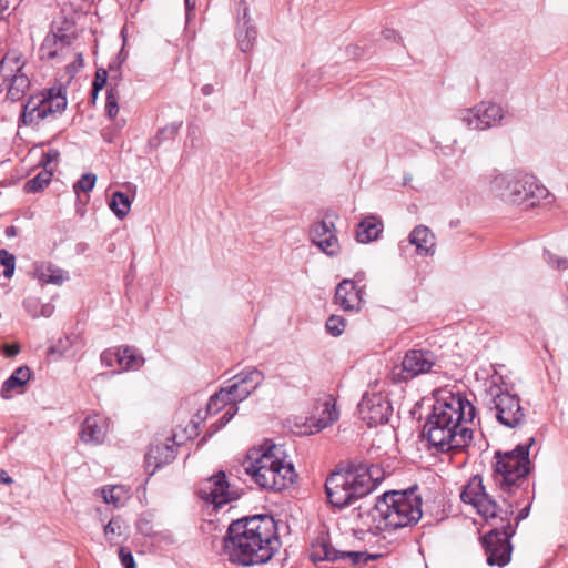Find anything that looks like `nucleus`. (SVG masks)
<instances>
[{
	"mask_svg": "<svg viewBox=\"0 0 568 568\" xmlns=\"http://www.w3.org/2000/svg\"><path fill=\"white\" fill-rule=\"evenodd\" d=\"M489 191L505 202L525 207H534L550 196L534 175L523 172L496 174L489 182Z\"/></svg>",
	"mask_w": 568,
	"mask_h": 568,
	"instance_id": "obj_6",
	"label": "nucleus"
},
{
	"mask_svg": "<svg viewBox=\"0 0 568 568\" xmlns=\"http://www.w3.org/2000/svg\"><path fill=\"white\" fill-rule=\"evenodd\" d=\"M38 278L48 284L62 285L69 281V273L51 263L41 264L36 268Z\"/></svg>",
	"mask_w": 568,
	"mask_h": 568,
	"instance_id": "obj_26",
	"label": "nucleus"
},
{
	"mask_svg": "<svg viewBox=\"0 0 568 568\" xmlns=\"http://www.w3.org/2000/svg\"><path fill=\"white\" fill-rule=\"evenodd\" d=\"M464 503L470 504L476 508L477 513L486 520L499 521L488 531L481 539L485 552L487 555V564L489 566H506L511 558L513 546L510 538L515 534V528L510 524V516L514 513L513 505L507 504L503 508L486 491L483 485V478L478 475L470 478L468 484L460 493Z\"/></svg>",
	"mask_w": 568,
	"mask_h": 568,
	"instance_id": "obj_2",
	"label": "nucleus"
},
{
	"mask_svg": "<svg viewBox=\"0 0 568 568\" xmlns=\"http://www.w3.org/2000/svg\"><path fill=\"white\" fill-rule=\"evenodd\" d=\"M26 64L18 51H9L0 61V92L6 91V100L10 102L22 100L31 87Z\"/></svg>",
	"mask_w": 568,
	"mask_h": 568,
	"instance_id": "obj_10",
	"label": "nucleus"
},
{
	"mask_svg": "<svg viewBox=\"0 0 568 568\" xmlns=\"http://www.w3.org/2000/svg\"><path fill=\"white\" fill-rule=\"evenodd\" d=\"M234 383L211 396L207 412L216 413L227 403L244 400L263 381V374L257 369L242 372L233 377Z\"/></svg>",
	"mask_w": 568,
	"mask_h": 568,
	"instance_id": "obj_12",
	"label": "nucleus"
},
{
	"mask_svg": "<svg viewBox=\"0 0 568 568\" xmlns=\"http://www.w3.org/2000/svg\"><path fill=\"white\" fill-rule=\"evenodd\" d=\"M334 302L346 312L358 311L363 306V290L353 280H343L335 290Z\"/></svg>",
	"mask_w": 568,
	"mask_h": 568,
	"instance_id": "obj_20",
	"label": "nucleus"
},
{
	"mask_svg": "<svg viewBox=\"0 0 568 568\" xmlns=\"http://www.w3.org/2000/svg\"><path fill=\"white\" fill-rule=\"evenodd\" d=\"M0 265L3 267L4 277L10 278L14 273V256L7 250H0Z\"/></svg>",
	"mask_w": 568,
	"mask_h": 568,
	"instance_id": "obj_37",
	"label": "nucleus"
},
{
	"mask_svg": "<svg viewBox=\"0 0 568 568\" xmlns=\"http://www.w3.org/2000/svg\"><path fill=\"white\" fill-rule=\"evenodd\" d=\"M182 123H172L170 125H166L165 128L161 129L158 132V135L155 139L158 140V143H160L163 139L173 138L178 134Z\"/></svg>",
	"mask_w": 568,
	"mask_h": 568,
	"instance_id": "obj_41",
	"label": "nucleus"
},
{
	"mask_svg": "<svg viewBox=\"0 0 568 568\" xmlns=\"http://www.w3.org/2000/svg\"><path fill=\"white\" fill-rule=\"evenodd\" d=\"M67 108V98L62 90L51 88L32 94L22 105L19 125L38 126L47 119H54Z\"/></svg>",
	"mask_w": 568,
	"mask_h": 568,
	"instance_id": "obj_9",
	"label": "nucleus"
},
{
	"mask_svg": "<svg viewBox=\"0 0 568 568\" xmlns=\"http://www.w3.org/2000/svg\"><path fill=\"white\" fill-rule=\"evenodd\" d=\"M65 44L63 37L57 34H48L41 45V52L48 59H54L58 55V50H61Z\"/></svg>",
	"mask_w": 568,
	"mask_h": 568,
	"instance_id": "obj_31",
	"label": "nucleus"
},
{
	"mask_svg": "<svg viewBox=\"0 0 568 568\" xmlns=\"http://www.w3.org/2000/svg\"><path fill=\"white\" fill-rule=\"evenodd\" d=\"M486 403L496 410L497 420L506 427L515 428L524 422L525 413L519 397L504 389L494 377L486 389Z\"/></svg>",
	"mask_w": 568,
	"mask_h": 568,
	"instance_id": "obj_11",
	"label": "nucleus"
},
{
	"mask_svg": "<svg viewBox=\"0 0 568 568\" xmlns=\"http://www.w3.org/2000/svg\"><path fill=\"white\" fill-rule=\"evenodd\" d=\"M436 364V356L430 351L412 349L403 358L402 367L404 378H414L420 374L432 372Z\"/></svg>",
	"mask_w": 568,
	"mask_h": 568,
	"instance_id": "obj_19",
	"label": "nucleus"
},
{
	"mask_svg": "<svg viewBox=\"0 0 568 568\" xmlns=\"http://www.w3.org/2000/svg\"><path fill=\"white\" fill-rule=\"evenodd\" d=\"M385 527L399 529L417 524L422 518V498L414 491L385 493L376 504Z\"/></svg>",
	"mask_w": 568,
	"mask_h": 568,
	"instance_id": "obj_8",
	"label": "nucleus"
},
{
	"mask_svg": "<svg viewBox=\"0 0 568 568\" xmlns=\"http://www.w3.org/2000/svg\"><path fill=\"white\" fill-rule=\"evenodd\" d=\"M409 242L416 247L419 255H433L435 253V235L425 225H418L409 234Z\"/></svg>",
	"mask_w": 568,
	"mask_h": 568,
	"instance_id": "obj_23",
	"label": "nucleus"
},
{
	"mask_svg": "<svg viewBox=\"0 0 568 568\" xmlns=\"http://www.w3.org/2000/svg\"><path fill=\"white\" fill-rule=\"evenodd\" d=\"M97 182V175L93 173L83 174L73 185V191L80 200L81 193H89L93 190Z\"/></svg>",
	"mask_w": 568,
	"mask_h": 568,
	"instance_id": "obj_33",
	"label": "nucleus"
},
{
	"mask_svg": "<svg viewBox=\"0 0 568 568\" xmlns=\"http://www.w3.org/2000/svg\"><path fill=\"white\" fill-rule=\"evenodd\" d=\"M326 329L333 335L338 336L345 329V320L337 315H332L326 321Z\"/></svg>",
	"mask_w": 568,
	"mask_h": 568,
	"instance_id": "obj_39",
	"label": "nucleus"
},
{
	"mask_svg": "<svg viewBox=\"0 0 568 568\" xmlns=\"http://www.w3.org/2000/svg\"><path fill=\"white\" fill-rule=\"evenodd\" d=\"M106 433V419L100 415H92L82 423L80 438L85 444L99 445L103 443Z\"/></svg>",
	"mask_w": 568,
	"mask_h": 568,
	"instance_id": "obj_21",
	"label": "nucleus"
},
{
	"mask_svg": "<svg viewBox=\"0 0 568 568\" xmlns=\"http://www.w3.org/2000/svg\"><path fill=\"white\" fill-rule=\"evenodd\" d=\"M223 541L229 560L242 566L267 562L280 546L276 524L266 515L233 521Z\"/></svg>",
	"mask_w": 568,
	"mask_h": 568,
	"instance_id": "obj_3",
	"label": "nucleus"
},
{
	"mask_svg": "<svg viewBox=\"0 0 568 568\" xmlns=\"http://www.w3.org/2000/svg\"><path fill=\"white\" fill-rule=\"evenodd\" d=\"M101 363L106 367L113 366L114 362L118 363V349H106L101 354Z\"/></svg>",
	"mask_w": 568,
	"mask_h": 568,
	"instance_id": "obj_43",
	"label": "nucleus"
},
{
	"mask_svg": "<svg viewBox=\"0 0 568 568\" xmlns=\"http://www.w3.org/2000/svg\"><path fill=\"white\" fill-rule=\"evenodd\" d=\"M243 466L252 480L267 490L281 491L290 487L296 477L293 464L284 459L283 448L270 442L251 448Z\"/></svg>",
	"mask_w": 568,
	"mask_h": 568,
	"instance_id": "obj_4",
	"label": "nucleus"
},
{
	"mask_svg": "<svg viewBox=\"0 0 568 568\" xmlns=\"http://www.w3.org/2000/svg\"><path fill=\"white\" fill-rule=\"evenodd\" d=\"M383 37L387 40H396L398 38V34L395 30L386 29L383 31Z\"/></svg>",
	"mask_w": 568,
	"mask_h": 568,
	"instance_id": "obj_46",
	"label": "nucleus"
},
{
	"mask_svg": "<svg viewBox=\"0 0 568 568\" xmlns=\"http://www.w3.org/2000/svg\"><path fill=\"white\" fill-rule=\"evenodd\" d=\"M52 175L51 169L43 168L34 178L26 182L24 191L27 193H36L43 190L50 183Z\"/></svg>",
	"mask_w": 568,
	"mask_h": 568,
	"instance_id": "obj_30",
	"label": "nucleus"
},
{
	"mask_svg": "<svg viewBox=\"0 0 568 568\" xmlns=\"http://www.w3.org/2000/svg\"><path fill=\"white\" fill-rule=\"evenodd\" d=\"M111 78L114 79L112 84H114L115 82L119 83V80H118L116 77H113V75L109 77L106 70L98 69V71L95 72L93 84H92L93 95H97V93L99 91H101L108 83L110 84V79Z\"/></svg>",
	"mask_w": 568,
	"mask_h": 568,
	"instance_id": "obj_36",
	"label": "nucleus"
},
{
	"mask_svg": "<svg viewBox=\"0 0 568 568\" xmlns=\"http://www.w3.org/2000/svg\"><path fill=\"white\" fill-rule=\"evenodd\" d=\"M144 364V358L136 349L130 346L118 348V365L122 371L139 369Z\"/></svg>",
	"mask_w": 568,
	"mask_h": 568,
	"instance_id": "obj_28",
	"label": "nucleus"
},
{
	"mask_svg": "<svg viewBox=\"0 0 568 568\" xmlns=\"http://www.w3.org/2000/svg\"><path fill=\"white\" fill-rule=\"evenodd\" d=\"M109 70H110V72L116 71V69H114L112 65L109 67Z\"/></svg>",
	"mask_w": 568,
	"mask_h": 568,
	"instance_id": "obj_54",
	"label": "nucleus"
},
{
	"mask_svg": "<svg viewBox=\"0 0 568 568\" xmlns=\"http://www.w3.org/2000/svg\"><path fill=\"white\" fill-rule=\"evenodd\" d=\"M534 444L535 438L530 437L526 444H519L513 450L495 453L494 480L501 491L511 494L526 481L531 470L529 450Z\"/></svg>",
	"mask_w": 568,
	"mask_h": 568,
	"instance_id": "obj_7",
	"label": "nucleus"
},
{
	"mask_svg": "<svg viewBox=\"0 0 568 568\" xmlns=\"http://www.w3.org/2000/svg\"><path fill=\"white\" fill-rule=\"evenodd\" d=\"M311 242L328 256L339 253V243L333 222H316L310 230Z\"/></svg>",
	"mask_w": 568,
	"mask_h": 568,
	"instance_id": "obj_18",
	"label": "nucleus"
},
{
	"mask_svg": "<svg viewBox=\"0 0 568 568\" xmlns=\"http://www.w3.org/2000/svg\"><path fill=\"white\" fill-rule=\"evenodd\" d=\"M52 312H53V306L50 304H47V305L42 306L40 315L49 317L52 314Z\"/></svg>",
	"mask_w": 568,
	"mask_h": 568,
	"instance_id": "obj_47",
	"label": "nucleus"
},
{
	"mask_svg": "<svg viewBox=\"0 0 568 568\" xmlns=\"http://www.w3.org/2000/svg\"><path fill=\"white\" fill-rule=\"evenodd\" d=\"M545 261L546 263L558 271H566L568 270V258L564 256H559L557 254H554L549 251H545Z\"/></svg>",
	"mask_w": 568,
	"mask_h": 568,
	"instance_id": "obj_38",
	"label": "nucleus"
},
{
	"mask_svg": "<svg viewBox=\"0 0 568 568\" xmlns=\"http://www.w3.org/2000/svg\"><path fill=\"white\" fill-rule=\"evenodd\" d=\"M361 418L369 426H376L389 420L393 408L386 396L381 393L365 394L359 404Z\"/></svg>",
	"mask_w": 568,
	"mask_h": 568,
	"instance_id": "obj_16",
	"label": "nucleus"
},
{
	"mask_svg": "<svg viewBox=\"0 0 568 568\" xmlns=\"http://www.w3.org/2000/svg\"><path fill=\"white\" fill-rule=\"evenodd\" d=\"M34 303H37V302H36V301H27V302H24V305H26L27 310H28L30 313H31L30 305H31V304H34Z\"/></svg>",
	"mask_w": 568,
	"mask_h": 568,
	"instance_id": "obj_52",
	"label": "nucleus"
},
{
	"mask_svg": "<svg viewBox=\"0 0 568 568\" xmlns=\"http://www.w3.org/2000/svg\"><path fill=\"white\" fill-rule=\"evenodd\" d=\"M336 405L331 397L315 403L312 415L304 423L303 434H315L327 428L338 419Z\"/></svg>",
	"mask_w": 568,
	"mask_h": 568,
	"instance_id": "obj_17",
	"label": "nucleus"
},
{
	"mask_svg": "<svg viewBox=\"0 0 568 568\" xmlns=\"http://www.w3.org/2000/svg\"><path fill=\"white\" fill-rule=\"evenodd\" d=\"M0 483L10 484L12 483V478L8 476L6 471L0 470Z\"/></svg>",
	"mask_w": 568,
	"mask_h": 568,
	"instance_id": "obj_49",
	"label": "nucleus"
},
{
	"mask_svg": "<svg viewBox=\"0 0 568 568\" xmlns=\"http://www.w3.org/2000/svg\"><path fill=\"white\" fill-rule=\"evenodd\" d=\"M232 404H235V403H232ZM236 413H237V407L235 405H231L229 407V409L222 416V419H221L222 424L223 425L227 424L235 416Z\"/></svg>",
	"mask_w": 568,
	"mask_h": 568,
	"instance_id": "obj_44",
	"label": "nucleus"
},
{
	"mask_svg": "<svg viewBox=\"0 0 568 568\" xmlns=\"http://www.w3.org/2000/svg\"><path fill=\"white\" fill-rule=\"evenodd\" d=\"M77 62H79V65H80V67H82V65H83V59H82V54H81V53H79V54H78Z\"/></svg>",
	"mask_w": 568,
	"mask_h": 568,
	"instance_id": "obj_53",
	"label": "nucleus"
},
{
	"mask_svg": "<svg viewBox=\"0 0 568 568\" xmlns=\"http://www.w3.org/2000/svg\"><path fill=\"white\" fill-rule=\"evenodd\" d=\"M382 469L378 466L354 460L346 469L331 474L325 483L329 504L344 508L355 500L367 496L381 481Z\"/></svg>",
	"mask_w": 568,
	"mask_h": 568,
	"instance_id": "obj_5",
	"label": "nucleus"
},
{
	"mask_svg": "<svg viewBox=\"0 0 568 568\" xmlns=\"http://www.w3.org/2000/svg\"><path fill=\"white\" fill-rule=\"evenodd\" d=\"M383 231V224L375 216L364 219L356 230V239L361 243H369L376 240Z\"/></svg>",
	"mask_w": 568,
	"mask_h": 568,
	"instance_id": "obj_27",
	"label": "nucleus"
},
{
	"mask_svg": "<svg viewBox=\"0 0 568 568\" xmlns=\"http://www.w3.org/2000/svg\"><path fill=\"white\" fill-rule=\"evenodd\" d=\"M113 78L110 79V88L108 89L106 101H105V113L110 119H114L119 113V99L120 94L116 90L118 83L113 82Z\"/></svg>",
	"mask_w": 568,
	"mask_h": 568,
	"instance_id": "obj_32",
	"label": "nucleus"
},
{
	"mask_svg": "<svg viewBox=\"0 0 568 568\" xmlns=\"http://www.w3.org/2000/svg\"><path fill=\"white\" fill-rule=\"evenodd\" d=\"M59 158L60 152L55 149H50L48 152L43 154L40 163L44 169H51L53 171L59 161Z\"/></svg>",
	"mask_w": 568,
	"mask_h": 568,
	"instance_id": "obj_40",
	"label": "nucleus"
},
{
	"mask_svg": "<svg viewBox=\"0 0 568 568\" xmlns=\"http://www.w3.org/2000/svg\"><path fill=\"white\" fill-rule=\"evenodd\" d=\"M458 119L469 130L484 131L501 123L505 113L499 104L480 102L458 112Z\"/></svg>",
	"mask_w": 568,
	"mask_h": 568,
	"instance_id": "obj_13",
	"label": "nucleus"
},
{
	"mask_svg": "<svg viewBox=\"0 0 568 568\" xmlns=\"http://www.w3.org/2000/svg\"><path fill=\"white\" fill-rule=\"evenodd\" d=\"M31 378V371L28 366H20L13 371L11 376L6 379L1 386L0 395L2 398H10L11 393H23L26 384Z\"/></svg>",
	"mask_w": 568,
	"mask_h": 568,
	"instance_id": "obj_24",
	"label": "nucleus"
},
{
	"mask_svg": "<svg viewBox=\"0 0 568 568\" xmlns=\"http://www.w3.org/2000/svg\"><path fill=\"white\" fill-rule=\"evenodd\" d=\"M125 491L121 486H113L111 488H104L102 490L103 499L106 504H112L115 507H120L123 504Z\"/></svg>",
	"mask_w": 568,
	"mask_h": 568,
	"instance_id": "obj_34",
	"label": "nucleus"
},
{
	"mask_svg": "<svg viewBox=\"0 0 568 568\" xmlns=\"http://www.w3.org/2000/svg\"><path fill=\"white\" fill-rule=\"evenodd\" d=\"M122 521L120 518H112L104 526V536L111 544H118L119 538L122 536Z\"/></svg>",
	"mask_w": 568,
	"mask_h": 568,
	"instance_id": "obj_35",
	"label": "nucleus"
},
{
	"mask_svg": "<svg viewBox=\"0 0 568 568\" xmlns=\"http://www.w3.org/2000/svg\"><path fill=\"white\" fill-rule=\"evenodd\" d=\"M528 513H529V507H525L523 508L518 516H517V521L521 520V519H525L527 516H528Z\"/></svg>",
	"mask_w": 568,
	"mask_h": 568,
	"instance_id": "obj_50",
	"label": "nucleus"
},
{
	"mask_svg": "<svg viewBox=\"0 0 568 568\" xmlns=\"http://www.w3.org/2000/svg\"><path fill=\"white\" fill-rule=\"evenodd\" d=\"M119 558L124 568H136L131 550L125 547L119 549Z\"/></svg>",
	"mask_w": 568,
	"mask_h": 568,
	"instance_id": "obj_42",
	"label": "nucleus"
},
{
	"mask_svg": "<svg viewBox=\"0 0 568 568\" xmlns=\"http://www.w3.org/2000/svg\"><path fill=\"white\" fill-rule=\"evenodd\" d=\"M201 91L204 95H210L214 92V87L212 84H205L202 87Z\"/></svg>",
	"mask_w": 568,
	"mask_h": 568,
	"instance_id": "obj_48",
	"label": "nucleus"
},
{
	"mask_svg": "<svg viewBox=\"0 0 568 568\" xmlns=\"http://www.w3.org/2000/svg\"><path fill=\"white\" fill-rule=\"evenodd\" d=\"M175 458L174 445L169 443H158L150 446L145 463L148 467H153L152 473L163 465L171 463Z\"/></svg>",
	"mask_w": 568,
	"mask_h": 568,
	"instance_id": "obj_22",
	"label": "nucleus"
},
{
	"mask_svg": "<svg viewBox=\"0 0 568 568\" xmlns=\"http://www.w3.org/2000/svg\"><path fill=\"white\" fill-rule=\"evenodd\" d=\"M20 352V346L18 344H11L4 346V355L7 357H14Z\"/></svg>",
	"mask_w": 568,
	"mask_h": 568,
	"instance_id": "obj_45",
	"label": "nucleus"
},
{
	"mask_svg": "<svg viewBox=\"0 0 568 568\" xmlns=\"http://www.w3.org/2000/svg\"><path fill=\"white\" fill-rule=\"evenodd\" d=\"M308 557L312 561L349 560L352 565L368 561L372 556L363 551H339L332 547L326 537L320 536L311 544Z\"/></svg>",
	"mask_w": 568,
	"mask_h": 568,
	"instance_id": "obj_14",
	"label": "nucleus"
},
{
	"mask_svg": "<svg viewBox=\"0 0 568 568\" xmlns=\"http://www.w3.org/2000/svg\"><path fill=\"white\" fill-rule=\"evenodd\" d=\"M186 10L190 11L195 8V0H185Z\"/></svg>",
	"mask_w": 568,
	"mask_h": 568,
	"instance_id": "obj_51",
	"label": "nucleus"
},
{
	"mask_svg": "<svg viewBox=\"0 0 568 568\" xmlns=\"http://www.w3.org/2000/svg\"><path fill=\"white\" fill-rule=\"evenodd\" d=\"M474 405L460 393H445L438 398L428 416L423 433L440 452L462 450L473 440L467 426L475 418Z\"/></svg>",
	"mask_w": 568,
	"mask_h": 568,
	"instance_id": "obj_1",
	"label": "nucleus"
},
{
	"mask_svg": "<svg viewBox=\"0 0 568 568\" xmlns=\"http://www.w3.org/2000/svg\"><path fill=\"white\" fill-rule=\"evenodd\" d=\"M199 496L204 501L212 504L215 509L236 499V494L230 489V484L223 471L204 479L200 485Z\"/></svg>",
	"mask_w": 568,
	"mask_h": 568,
	"instance_id": "obj_15",
	"label": "nucleus"
},
{
	"mask_svg": "<svg viewBox=\"0 0 568 568\" xmlns=\"http://www.w3.org/2000/svg\"><path fill=\"white\" fill-rule=\"evenodd\" d=\"M31 314H32V316H33V317L39 316V314H38V313H36V312H34V313H31Z\"/></svg>",
	"mask_w": 568,
	"mask_h": 568,
	"instance_id": "obj_55",
	"label": "nucleus"
},
{
	"mask_svg": "<svg viewBox=\"0 0 568 568\" xmlns=\"http://www.w3.org/2000/svg\"><path fill=\"white\" fill-rule=\"evenodd\" d=\"M112 212L120 219H124L131 210V200L123 192L116 191L112 194L109 203Z\"/></svg>",
	"mask_w": 568,
	"mask_h": 568,
	"instance_id": "obj_29",
	"label": "nucleus"
},
{
	"mask_svg": "<svg viewBox=\"0 0 568 568\" xmlns=\"http://www.w3.org/2000/svg\"><path fill=\"white\" fill-rule=\"evenodd\" d=\"M242 28L237 32L239 48L242 52H250L256 41L257 30L250 23L248 8H244L243 17L241 19Z\"/></svg>",
	"mask_w": 568,
	"mask_h": 568,
	"instance_id": "obj_25",
	"label": "nucleus"
}]
</instances>
